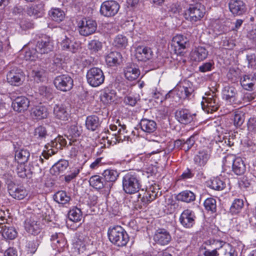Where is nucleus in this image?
I'll return each instance as SVG.
<instances>
[{
	"label": "nucleus",
	"mask_w": 256,
	"mask_h": 256,
	"mask_svg": "<svg viewBox=\"0 0 256 256\" xmlns=\"http://www.w3.org/2000/svg\"><path fill=\"white\" fill-rule=\"evenodd\" d=\"M16 170L18 176L22 178H24L26 176V168L24 166V164H18L16 166Z\"/></svg>",
	"instance_id": "63"
},
{
	"label": "nucleus",
	"mask_w": 256,
	"mask_h": 256,
	"mask_svg": "<svg viewBox=\"0 0 256 256\" xmlns=\"http://www.w3.org/2000/svg\"><path fill=\"white\" fill-rule=\"evenodd\" d=\"M86 78L88 83L94 88L102 84L105 78L102 70L98 68H92L88 70Z\"/></svg>",
	"instance_id": "5"
},
{
	"label": "nucleus",
	"mask_w": 256,
	"mask_h": 256,
	"mask_svg": "<svg viewBox=\"0 0 256 256\" xmlns=\"http://www.w3.org/2000/svg\"><path fill=\"white\" fill-rule=\"evenodd\" d=\"M54 200L58 203L64 205L69 202L70 197L65 191L58 192L54 196Z\"/></svg>",
	"instance_id": "40"
},
{
	"label": "nucleus",
	"mask_w": 256,
	"mask_h": 256,
	"mask_svg": "<svg viewBox=\"0 0 256 256\" xmlns=\"http://www.w3.org/2000/svg\"><path fill=\"white\" fill-rule=\"evenodd\" d=\"M176 198L178 200L190 203L196 200V195L193 192L186 190L180 192Z\"/></svg>",
	"instance_id": "35"
},
{
	"label": "nucleus",
	"mask_w": 256,
	"mask_h": 256,
	"mask_svg": "<svg viewBox=\"0 0 256 256\" xmlns=\"http://www.w3.org/2000/svg\"><path fill=\"white\" fill-rule=\"evenodd\" d=\"M124 74L127 80L132 81L136 80L139 76L140 71L134 65L131 64L125 68Z\"/></svg>",
	"instance_id": "27"
},
{
	"label": "nucleus",
	"mask_w": 256,
	"mask_h": 256,
	"mask_svg": "<svg viewBox=\"0 0 256 256\" xmlns=\"http://www.w3.org/2000/svg\"><path fill=\"white\" fill-rule=\"evenodd\" d=\"M176 96L181 99L188 98L194 92L192 88L184 86H178L176 89Z\"/></svg>",
	"instance_id": "41"
},
{
	"label": "nucleus",
	"mask_w": 256,
	"mask_h": 256,
	"mask_svg": "<svg viewBox=\"0 0 256 256\" xmlns=\"http://www.w3.org/2000/svg\"><path fill=\"white\" fill-rule=\"evenodd\" d=\"M30 106L29 100L24 96H18L12 102L14 110L18 112H22L26 110Z\"/></svg>",
	"instance_id": "16"
},
{
	"label": "nucleus",
	"mask_w": 256,
	"mask_h": 256,
	"mask_svg": "<svg viewBox=\"0 0 256 256\" xmlns=\"http://www.w3.org/2000/svg\"><path fill=\"white\" fill-rule=\"evenodd\" d=\"M30 116L36 120H42L47 118L48 112L44 106L38 105L32 108Z\"/></svg>",
	"instance_id": "22"
},
{
	"label": "nucleus",
	"mask_w": 256,
	"mask_h": 256,
	"mask_svg": "<svg viewBox=\"0 0 256 256\" xmlns=\"http://www.w3.org/2000/svg\"><path fill=\"white\" fill-rule=\"evenodd\" d=\"M49 15L53 20L58 22H62L64 18V12L58 8H52Z\"/></svg>",
	"instance_id": "45"
},
{
	"label": "nucleus",
	"mask_w": 256,
	"mask_h": 256,
	"mask_svg": "<svg viewBox=\"0 0 256 256\" xmlns=\"http://www.w3.org/2000/svg\"><path fill=\"white\" fill-rule=\"evenodd\" d=\"M128 44V38L126 36L122 34L118 35L114 41V45L118 48H124Z\"/></svg>",
	"instance_id": "46"
},
{
	"label": "nucleus",
	"mask_w": 256,
	"mask_h": 256,
	"mask_svg": "<svg viewBox=\"0 0 256 256\" xmlns=\"http://www.w3.org/2000/svg\"><path fill=\"white\" fill-rule=\"evenodd\" d=\"M88 48L94 52H96L102 48V44L98 40H92L88 43Z\"/></svg>",
	"instance_id": "59"
},
{
	"label": "nucleus",
	"mask_w": 256,
	"mask_h": 256,
	"mask_svg": "<svg viewBox=\"0 0 256 256\" xmlns=\"http://www.w3.org/2000/svg\"><path fill=\"white\" fill-rule=\"evenodd\" d=\"M122 58L120 53L118 52H111L106 57V61L107 64L110 66H114L119 63Z\"/></svg>",
	"instance_id": "36"
},
{
	"label": "nucleus",
	"mask_w": 256,
	"mask_h": 256,
	"mask_svg": "<svg viewBox=\"0 0 256 256\" xmlns=\"http://www.w3.org/2000/svg\"><path fill=\"white\" fill-rule=\"evenodd\" d=\"M54 114L57 118L63 120H67L69 116L68 110L62 104L54 105Z\"/></svg>",
	"instance_id": "26"
},
{
	"label": "nucleus",
	"mask_w": 256,
	"mask_h": 256,
	"mask_svg": "<svg viewBox=\"0 0 256 256\" xmlns=\"http://www.w3.org/2000/svg\"><path fill=\"white\" fill-rule=\"evenodd\" d=\"M6 163L8 164V168H10V170L8 172H6L2 176V178L5 181L6 183L8 185V188H9V186H14L15 184L14 183V166L13 164H10V161L6 160Z\"/></svg>",
	"instance_id": "32"
},
{
	"label": "nucleus",
	"mask_w": 256,
	"mask_h": 256,
	"mask_svg": "<svg viewBox=\"0 0 256 256\" xmlns=\"http://www.w3.org/2000/svg\"><path fill=\"white\" fill-rule=\"evenodd\" d=\"M196 216L194 211L190 209L184 210L181 214L179 220L185 228H190L195 224Z\"/></svg>",
	"instance_id": "11"
},
{
	"label": "nucleus",
	"mask_w": 256,
	"mask_h": 256,
	"mask_svg": "<svg viewBox=\"0 0 256 256\" xmlns=\"http://www.w3.org/2000/svg\"><path fill=\"white\" fill-rule=\"evenodd\" d=\"M153 239L158 244L162 246L168 244L172 240L170 232L164 228H158L154 233Z\"/></svg>",
	"instance_id": "12"
},
{
	"label": "nucleus",
	"mask_w": 256,
	"mask_h": 256,
	"mask_svg": "<svg viewBox=\"0 0 256 256\" xmlns=\"http://www.w3.org/2000/svg\"><path fill=\"white\" fill-rule=\"evenodd\" d=\"M206 13L204 6L200 4L191 5L185 12V18L192 24L200 21Z\"/></svg>",
	"instance_id": "4"
},
{
	"label": "nucleus",
	"mask_w": 256,
	"mask_h": 256,
	"mask_svg": "<svg viewBox=\"0 0 256 256\" xmlns=\"http://www.w3.org/2000/svg\"><path fill=\"white\" fill-rule=\"evenodd\" d=\"M36 48L39 54H47L52 50V40L50 37L44 36L37 42Z\"/></svg>",
	"instance_id": "13"
},
{
	"label": "nucleus",
	"mask_w": 256,
	"mask_h": 256,
	"mask_svg": "<svg viewBox=\"0 0 256 256\" xmlns=\"http://www.w3.org/2000/svg\"><path fill=\"white\" fill-rule=\"evenodd\" d=\"M228 7L230 12L236 16L242 15L247 10L246 4L242 0H230Z\"/></svg>",
	"instance_id": "14"
},
{
	"label": "nucleus",
	"mask_w": 256,
	"mask_h": 256,
	"mask_svg": "<svg viewBox=\"0 0 256 256\" xmlns=\"http://www.w3.org/2000/svg\"><path fill=\"white\" fill-rule=\"evenodd\" d=\"M172 43L175 48H178V50H180L184 49L188 46L189 40L183 35L178 34L173 38Z\"/></svg>",
	"instance_id": "29"
},
{
	"label": "nucleus",
	"mask_w": 256,
	"mask_h": 256,
	"mask_svg": "<svg viewBox=\"0 0 256 256\" xmlns=\"http://www.w3.org/2000/svg\"><path fill=\"white\" fill-rule=\"evenodd\" d=\"M56 87L59 90L66 92L70 90L73 86V80L67 74L58 76L54 80Z\"/></svg>",
	"instance_id": "10"
},
{
	"label": "nucleus",
	"mask_w": 256,
	"mask_h": 256,
	"mask_svg": "<svg viewBox=\"0 0 256 256\" xmlns=\"http://www.w3.org/2000/svg\"><path fill=\"white\" fill-rule=\"evenodd\" d=\"M148 94L150 95V98H154L156 100H157V102H158V100L160 102H162V95L160 92H158L156 88H154L152 90H150Z\"/></svg>",
	"instance_id": "60"
},
{
	"label": "nucleus",
	"mask_w": 256,
	"mask_h": 256,
	"mask_svg": "<svg viewBox=\"0 0 256 256\" xmlns=\"http://www.w3.org/2000/svg\"><path fill=\"white\" fill-rule=\"evenodd\" d=\"M0 231H2V235L5 238L13 240L17 236V232L14 228L7 226L1 222H0Z\"/></svg>",
	"instance_id": "31"
},
{
	"label": "nucleus",
	"mask_w": 256,
	"mask_h": 256,
	"mask_svg": "<svg viewBox=\"0 0 256 256\" xmlns=\"http://www.w3.org/2000/svg\"><path fill=\"white\" fill-rule=\"evenodd\" d=\"M118 174V172L116 170L112 169L106 170L102 174L104 180L110 182L112 185V182H114L116 180Z\"/></svg>",
	"instance_id": "39"
},
{
	"label": "nucleus",
	"mask_w": 256,
	"mask_h": 256,
	"mask_svg": "<svg viewBox=\"0 0 256 256\" xmlns=\"http://www.w3.org/2000/svg\"><path fill=\"white\" fill-rule=\"evenodd\" d=\"M244 206V202L242 199H236L232 202L230 210L233 214H236L240 212Z\"/></svg>",
	"instance_id": "53"
},
{
	"label": "nucleus",
	"mask_w": 256,
	"mask_h": 256,
	"mask_svg": "<svg viewBox=\"0 0 256 256\" xmlns=\"http://www.w3.org/2000/svg\"><path fill=\"white\" fill-rule=\"evenodd\" d=\"M156 129V124L152 120L145 118V132L152 133Z\"/></svg>",
	"instance_id": "55"
},
{
	"label": "nucleus",
	"mask_w": 256,
	"mask_h": 256,
	"mask_svg": "<svg viewBox=\"0 0 256 256\" xmlns=\"http://www.w3.org/2000/svg\"><path fill=\"white\" fill-rule=\"evenodd\" d=\"M140 186L139 180L135 175L128 174L124 176L122 187L126 193L134 194L138 191Z\"/></svg>",
	"instance_id": "6"
},
{
	"label": "nucleus",
	"mask_w": 256,
	"mask_h": 256,
	"mask_svg": "<svg viewBox=\"0 0 256 256\" xmlns=\"http://www.w3.org/2000/svg\"><path fill=\"white\" fill-rule=\"evenodd\" d=\"M61 46L63 50L70 51L72 53L76 52L80 48V44L76 42L74 38L67 36L62 40Z\"/></svg>",
	"instance_id": "24"
},
{
	"label": "nucleus",
	"mask_w": 256,
	"mask_h": 256,
	"mask_svg": "<svg viewBox=\"0 0 256 256\" xmlns=\"http://www.w3.org/2000/svg\"><path fill=\"white\" fill-rule=\"evenodd\" d=\"M208 55V51L202 46H199L192 50L190 54V60L196 62L205 60Z\"/></svg>",
	"instance_id": "21"
},
{
	"label": "nucleus",
	"mask_w": 256,
	"mask_h": 256,
	"mask_svg": "<svg viewBox=\"0 0 256 256\" xmlns=\"http://www.w3.org/2000/svg\"><path fill=\"white\" fill-rule=\"evenodd\" d=\"M120 7L119 4L116 1L106 0L101 4L100 12L106 17L113 16L118 13Z\"/></svg>",
	"instance_id": "8"
},
{
	"label": "nucleus",
	"mask_w": 256,
	"mask_h": 256,
	"mask_svg": "<svg viewBox=\"0 0 256 256\" xmlns=\"http://www.w3.org/2000/svg\"><path fill=\"white\" fill-rule=\"evenodd\" d=\"M39 92L40 94L43 96L46 97L47 98H50L51 97L50 88H48L45 86H41L40 87Z\"/></svg>",
	"instance_id": "64"
},
{
	"label": "nucleus",
	"mask_w": 256,
	"mask_h": 256,
	"mask_svg": "<svg viewBox=\"0 0 256 256\" xmlns=\"http://www.w3.org/2000/svg\"><path fill=\"white\" fill-rule=\"evenodd\" d=\"M201 104L203 110L208 114L216 111L220 106L218 98L214 92L204 97Z\"/></svg>",
	"instance_id": "7"
},
{
	"label": "nucleus",
	"mask_w": 256,
	"mask_h": 256,
	"mask_svg": "<svg viewBox=\"0 0 256 256\" xmlns=\"http://www.w3.org/2000/svg\"><path fill=\"white\" fill-rule=\"evenodd\" d=\"M208 186L216 190H222L226 187V183L222 178L216 177L208 182Z\"/></svg>",
	"instance_id": "37"
},
{
	"label": "nucleus",
	"mask_w": 256,
	"mask_h": 256,
	"mask_svg": "<svg viewBox=\"0 0 256 256\" xmlns=\"http://www.w3.org/2000/svg\"><path fill=\"white\" fill-rule=\"evenodd\" d=\"M24 228L28 232L33 235H36L40 232V224L34 215L26 218L24 222Z\"/></svg>",
	"instance_id": "15"
},
{
	"label": "nucleus",
	"mask_w": 256,
	"mask_h": 256,
	"mask_svg": "<svg viewBox=\"0 0 256 256\" xmlns=\"http://www.w3.org/2000/svg\"><path fill=\"white\" fill-rule=\"evenodd\" d=\"M99 125V119L97 116H90L86 118V126L88 130L94 131L96 130Z\"/></svg>",
	"instance_id": "42"
},
{
	"label": "nucleus",
	"mask_w": 256,
	"mask_h": 256,
	"mask_svg": "<svg viewBox=\"0 0 256 256\" xmlns=\"http://www.w3.org/2000/svg\"><path fill=\"white\" fill-rule=\"evenodd\" d=\"M116 94L114 90L106 88L101 94V100L104 103L108 104L113 102L116 100Z\"/></svg>",
	"instance_id": "34"
},
{
	"label": "nucleus",
	"mask_w": 256,
	"mask_h": 256,
	"mask_svg": "<svg viewBox=\"0 0 256 256\" xmlns=\"http://www.w3.org/2000/svg\"><path fill=\"white\" fill-rule=\"evenodd\" d=\"M116 124H118L119 128L117 133L111 134L108 130V132H104L102 134V139L104 140V146H106L105 140H106L107 147L110 146H114L117 143L122 142L125 140L127 137L125 134L127 132L126 130V126L124 124H122L118 120Z\"/></svg>",
	"instance_id": "2"
},
{
	"label": "nucleus",
	"mask_w": 256,
	"mask_h": 256,
	"mask_svg": "<svg viewBox=\"0 0 256 256\" xmlns=\"http://www.w3.org/2000/svg\"><path fill=\"white\" fill-rule=\"evenodd\" d=\"M246 60L248 62V67L256 69V56L254 54H250L246 56Z\"/></svg>",
	"instance_id": "61"
},
{
	"label": "nucleus",
	"mask_w": 256,
	"mask_h": 256,
	"mask_svg": "<svg viewBox=\"0 0 256 256\" xmlns=\"http://www.w3.org/2000/svg\"><path fill=\"white\" fill-rule=\"evenodd\" d=\"M108 236L110 241L118 246H126L129 240L126 230L119 226L110 228L108 230Z\"/></svg>",
	"instance_id": "1"
},
{
	"label": "nucleus",
	"mask_w": 256,
	"mask_h": 256,
	"mask_svg": "<svg viewBox=\"0 0 256 256\" xmlns=\"http://www.w3.org/2000/svg\"><path fill=\"white\" fill-rule=\"evenodd\" d=\"M8 191L13 198L19 200L24 199L28 195V192L24 188L16 184L9 186Z\"/></svg>",
	"instance_id": "20"
},
{
	"label": "nucleus",
	"mask_w": 256,
	"mask_h": 256,
	"mask_svg": "<svg viewBox=\"0 0 256 256\" xmlns=\"http://www.w3.org/2000/svg\"><path fill=\"white\" fill-rule=\"evenodd\" d=\"M32 74L35 78L41 80V79L45 76L46 71L42 67L38 66L34 68Z\"/></svg>",
	"instance_id": "58"
},
{
	"label": "nucleus",
	"mask_w": 256,
	"mask_h": 256,
	"mask_svg": "<svg viewBox=\"0 0 256 256\" xmlns=\"http://www.w3.org/2000/svg\"><path fill=\"white\" fill-rule=\"evenodd\" d=\"M89 183L90 186L97 190L102 189L104 187L110 188L112 186L111 184L104 183L102 180V178L98 175L91 176L89 180Z\"/></svg>",
	"instance_id": "30"
},
{
	"label": "nucleus",
	"mask_w": 256,
	"mask_h": 256,
	"mask_svg": "<svg viewBox=\"0 0 256 256\" xmlns=\"http://www.w3.org/2000/svg\"><path fill=\"white\" fill-rule=\"evenodd\" d=\"M196 114H192L190 111L187 109L178 110L175 112L176 119L181 124H188L191 122Z\"/></svg>",
	"instance_id": "18"
},
{
	"label": "nucleus",
	"mask_w": 256,
	"mask_h": 256,
	"mask_svg": "<svg viewBox=\"0 0 256 256\" xmlns=\"http://www.w3.org/2000/svg\"><path fill=\"white\" fill-rule=\"evenodd\" d=\"M68 218L70 220L74 222H80L82 218L81 210L77 208H74L69 211Z\"/></svg>",
	"instance_id": "48"
},
{
	"label": "nucleus",
	"mask_w": 256,
	"mask_h": 256,
	"mask_svg": "<svg viewBox=\"0 0 256 256\" xmlns=\"http://www.w3.org/2000/svg\"><path fill=\"white\" fill-rule=\"evenodd\" d=\"M52 246L54 248H62L66 244L64 234L61 232H56L51 236Z\"/></svg>",
	"instance_id": "23"
},
{
	"label": "nucleus",
	"mask_w": 256,
	"mask_h": 256,
	"mask_svg": "<svg viewBox=\"0 0 256 256\" xmlns=\"http://www.w3.org/2000/svg\"><path fill=\"white\" fill-rule=\"evenodd\" d=\"M233 120L234 125L236 127L240 126L244 122V114L240 111H236L234 114Z\"/></svg>",
	"instance_id": "54"
},
{
	"label": "nucleus",
	"mask_w": 256,
	"mask_h": 256,
	"mask_svg": "<svg viewBox=\"0 0 256 256\" xmlns=\"http://www.w3.org/2000/svg\"><path fill=\"white\" fill-rule=\"evenodd\" d=\"M210 158V154L206 150H200L194 156V164L199 166H204Z\"/></svg>",
	"instance_id": "25"
},
{
	"label": "nucleus",
	"mask_w": 256,
	"mask_h": 256,
	"mask_svg": "<svg viewBox=\"0 0 256 256\" xmlns=\"http://www.w3.org/2000/svg\"><path fill=\"white\" fill-rule=\"evenodd\" d=\"M30 154L29 152L24 149H20L17 150L16 152L14 160L12 158H10V160H8L10 161V163L14 164V166H16L17 164H24L27 162Z\"/></svg>",
	"instance_id": "19"
},
{
	"label": "nucleus",
	"mask_w": 256,
	"mask_h": 256,
	"mask_svg": "<svg viewBox=\"0 0 256 256\" xmlns=\"http://www.w3.org/2000/svg\"><path fill=\"white\" fill-rule=\"evenodd\" d=\"M214 63L212 62H206L203 63L198 67V70L202 72H206L212 70Z\"/></svg>",
	"instance_id": "62"
},
{
	"label": "nucleus",
	"mask_w": 256,
	"mask_h": 256,
	"mask_svg": "<svg viewBox=\"0 0 256 256\" xmlns=\"http://www.w3.org/2000/svg\"><path fill=\"white\" fill-rule=\"evenodd\" d=\"M68 133L72 136V140H69V144L72 146V143L76 142V138L80 135V132L76 126H72L68 130Z\"/></svg>",
	"instance_id": "57"
},
{
	"label": "nucleus",
	"mask_w": 256,
	"mask_h": 256,
	"mask_svg": "<svg viewBox=\"0 0 256 256\" xmlns=\"http://www.w3.org/2000/svg\"><path fill=\"white\" fill-rule=\"evenodd\" d=\"M240 84L244 89L252 91L254 90L256 83L250 77L249 75H244L240 79Z\"/></svg>",
	"instance_id": "43"
},
{
	"label": "nucleus",
	"mask_w": 256,
	"mask_h": 256,
	"mask_svg": "<svg viewBox=\"0 0 256 256\" xmlns=\"http://www.w3.org/2000/svg\"><path fill=\"white\" fill-rule=\"evenodd\" d=\"M225 168H232V172L236 175H242L246 171V165L240 158H235L233 155H228L223 162Z\"/></svg>",
	"instance_id": "3"
},
{
	"label": "nucleus",
	"mask_w": 256,
	"mask_h": 256,
	"mask_svg": "<svg viewBox=\"0 0 256 256\" xmlns=\"http://www.w3.org/2000/svg\"><path fill=\"white\" fill-rule=\"evenodd\" d=\"M144 46L142 44H136L134 46V56L138 61L143 62L144 60Z\"/></svg>",
	"instance_id": "52"
},
{
	"label": "nucleus",
	"mask_w": 256,
	"mask_h": 256,
	"mask_svg": "<svg viewBox=\"0 0 256 256\" xmlns=\"http://www.w3.org/2000/svg\"><path fill=\"white\" fill-rule=\"evenodd\" d=\"M54 144L55 142H52L51 144H48L45 146L46 150L42 153V155L44 158L48 159L50 156L57 152V148H54Z\"/></svg>",
	"instance_id": "49"
},
{
	"label": "nucleus",
	"mask_w": 256,
	"mask_h": 256,
	"mask_svg": "<svg viewBox=\"0 0 256 256\" xmlns=\"http://www.w3.org/2000/svg\"><path fill=\"white\" fill-rule=\"evenodd\" d=\"M82 169V166L81 164H79L76 167L71 168L70 173L64 177L65 181L67 182H69L74 179L79 174Z\"/></svg>",
	"instance_id": "47"
},
{
	"label": "nucleus",
	"mask_w": 256,
	"mask_h": 256,
	"mask_svg": "<svg viewBox=\"0 0 256 256\" xmlns=\"http://www.w3.org/2000/svg\"><path fill=\"white\" fill-rule=\"evenodd\" d=\"M26 12L30 16L35 18L41 17L44 14L43 5L40 4L30 6L28 8Z\"/></svg>",
	"instance_id": "38"
},
{
	"label": "nucleus",
	"mask_w": 256,
	"mask_h": 256,
	"mask_svg": "<svg viewBox=\"0 0 256 256\" xmlns=\"http://www.w3.org/2000/svg\"><path fill=\"white\" fill-rule=\"evenodd\" d=\"M49 134L47 128L43 126H40L36 127L34 131V137L38 140H45Z\"/></svg>",
	"instance_id": "44"
},
{
	"label": "nucleus",
	"mask_w": 256,
	"mask_h": 256,
	"mask_svg": "<svg viewBox=\"0 0 256 256\" xmlns=\"http://www.w3.org/2000/svg\"><path fill=\"white\" fill-rule=\"evenodd\" d=\"M32 161L31 162L33 170L38 172L42 171L41 164H42L44 160L40 156H36L32 158Z\"/></svg>",
	"instance_id": "51"
},
{
	"label": "nucleus",
	"mask_w": 256,
	"mask_h": 256,
	"mask_svg": "<svg viewBox=\"0 0 256 256\" xmlns=\"http://www.w3.org/2000/svg\"><path fill=\"white\" fill-rule=\"evenodd\" d=\"M237 91L234 87L226 86L222 90L223 98L229 102H232L235 100Z\"/></svg>",
	"instance_id": "33"
},
{
	"label": "nucleus",
	"mask_w": 256,
	"mask_h": 256,
	"mask_svg": "<svg viewBox=\"0 0 256 256\" xmlns=\"http://www.w3.org/2000/svg\"><path fill=\"white\" fill-rule=\"evenodd\" d=\"M38 53L36 48L30 49L25 52L24 58L26 60H35L38 58Z\"/></svg>",
	"instance_id": "56"
},
{
	"label": "nucleus",
	"mask_w": 256,
	"mask_h": 256,
	"mask_svg": "<svg viewBox=\"0 0 256 256\" xmlns=\"http://www.w3.org/2000/svg\"><path fill=\"white\" fill-rule=\"evenodd\" d=\"M97 28L95 20L83 18L79 23L80 34L84 36H88L94 33Z\"/></svg>",
	"instance_id": "9"
},
{
	"label": "nucleus",
	"mask_w": 256,
	"mask_h": 256,
	"mask_svg": "<svg viewBox=\"0 0 256 256\" xmlns=\"http://www.w3.org/2000/svg\"><path fill=\"white\" fill-rule=\"evenodd\" d=\"M216 200L212 198H206L204 202V206L205 208L212 212H216Z\"/></svg>",
	"instance_id": "50"
},
{
	"label": "nucleus",
	"mask_w": 256,
	"mask_h": 256,
	"mask_svg": "<svg viewBox=\"0 0 256 256\" xmlns=\"http://www.w3.org/2000/svg\"><path fill=\"white\" fill-rule=\"evenodd\" d=\"M24 75L22 72L18 69H13L7 74L6 79L8 82L11 85L20 86L22 82Z\"/></svg>",
	"instance_id": "17"
},
{
	"label": "nucleus",
	"mask_w": 256,
	"mask_h": 256,
	"mask_svg": "<svg viewBox=\"0 0 256 256\" xmlns=\"http://www.w3.org/2000/svg\"><path fill=\"white\" fill-rule=\"evenodd\" d=\"M68 166V162L64 160H61L56 163L51 168L50 172L56 176L59 175L65 172Z\"/></svg>",
	"instance_id": "28"
}]
</instances>
